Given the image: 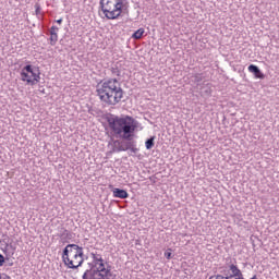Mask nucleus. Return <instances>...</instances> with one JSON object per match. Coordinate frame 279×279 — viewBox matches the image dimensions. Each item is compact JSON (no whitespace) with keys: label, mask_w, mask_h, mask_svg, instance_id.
Here are the masks:
<instances>
[{"label":"nucleus","mask_w":279,"mask_h":279,"mask_svg":"<svg viewBox=\"0 0 279 279\" xmlns=\"http://www.w3.org/2000/svg\"><path fill=\"white\" fill-rule=\"evenodd\" d=\"M107 122L116 138L134 141V132H136V129L138 128V122L134 118L130 116L124 118L114 116L107 118Z\"/></svg>","instance_id":"nucleus-1"},{"label":"nucleus","mask_w":279,"mask_h":279,"mask_svg":"<svg viewBox=\"0 0 279 279\" xmlns=\"http://www.w3.org/2000/svg\"><path fill=\"white\" fill-rule=\"evenodd\" d=\"M117 84H119V80L108 78L106 81H101L97 85V96L105 106H117L118 104H121L125 92Z\"/></svg>","instance_id":"nucleus-2"},{"label":"nucleus","mask_w":279,"mask_h":279,"mask_svg":"<svg viewBox=\"0 0 279 279\" xmlns=\"http://www.w3.org/2000/svg\"><path fill=\"white\" fill-rule=\"evenodd\" d=\"M62 260L69 269H78L84 265V248L77 244H68L63 248Z\"/></svg>","instance_id":"nucleus-3"},{"label":"nucleus","mask_w":279,"mask_h":279,"mask_svg":"<svg viewBox=\"0 0 279 279\" xmlns=\"http://www.w3.org/2000/svg\"><path fill=\"white\" fill-rule=\"evenodd\" d=\"M99 8L108 21H114L128 10V0H100Z\"/></svg>","instance_id":"nucleus-4"},{"label":"nucleus","mask_w":279,"mask_h":279,"mask_svg":"<svg viewBox=\"0 0 279 279\" xmlns=\"http://www.w3.org/2000/svg\"><path fill=\"white\" fill-rule=\"evenodd\" d=\"M113 145H118V147H116L113 149V151H132V154H137L138 148H136V142H134V140H124V141H119L116 140L113 142Z\"/></svg>","instance_id":"nucleus-5"},{"label":"nucleus","mask_w":279,"mask_h":279,"mask_svg":"<svg viewBox=\"0 0 279 279\" xmlns=\"http://www.w3.org/2000/svg\"><path fill=\"white\" fill-rule=\"evenodd\" d=\"M83 279H109L108 275L101 270L100 266H92L83 274Z\"/></svg>","instance_id":"nucleus-6"},{"label":"nucleus","mask_w":279,"mask_h":279,"mask_svg":"<svg viewBox=\"0 0 279 279\" xmlns=\"http://www.w3.org/2000/svg\"><path fill=\"white\" fill-rule=\"evenodd\" d=\"M24 71H26V73L31 74V77L34 82V85L36 86V84H38V82H40V70L35 71L34 68L32 66V64H27L24 66Z\"/></svg>","instance_id":"nucleus-7"},{"label":"nucleus","mask_w":279,"mask_h":279,"mask_svg":"<svg viewBox=\"0 0 279 279\" xmlns=\"http://www.w3.org/2000/svg\"><path fill=\"white\" fill-rule=\"evenodd\" d=\"M229 269L231 271L230 275H227L225 279H233V278H238L239 276H242L243 272L241 271V269H239L238 265L231 264L229 266Z\"/></svg>","instance_id":"nucleus-8"},{"label":"nucleus","mask_w":279,"mask_h":279,"mask_svg":"<svg viewBox=\"0 0 279 279\" xmlns=\"http://www.w3.org/2000/svg\"><path fill=\"white\" fill-rule=\"evenodd\" d=\"M113 197H117L118 199H128L130 197V194L128 191L119 187L112 189Z\"/></svg>","instance_id":"nucleus-9"},{"label":"nucleus","mask_w":279,"mask_h":279,"mask_svg":"<svg viewBox=\"0 0 279 279\" xmlns=\"http://www.w3.org/2000/svg\"><path fill=\"white\" fill-rule=\"evenodd\" d=\"M248 71L250 73H253V75L257 80H265V74L263 73V71H260V68H258V65H254V64L248 65Z\"/></svg>","instance_id":"nucleus-10"},{"label":"nucleus","mask_w":279,"mask_h":279,"mask_svg":"<svg viewBox=\"0 0 279 279\" xmlns=\"http://www.w3.org/2000/svg\"><path fill=\"white\" fill-rule=\"evenodd\" d=\"M59 232V236L62 239V241H71V239H73V233L64 229V227H61Z\"/></svg>","instance_id":"nucleus-11"},{"label":"nucleus","mask_w":279,"mask_h":279,"mask_svg":"<svg viewBox=\"0 0 279 279\" xmlns=\"http://www.w3.org/2000/svg\"><path fill=\"white\" fill-rule=\"evenodd\" d=\"M21 77H22V82H26L29 86H35L32 75H29V72H27L25 68L22 69Z\"/></svg>","instance_id":"nucleus-12"},{"label":"nucleus","mask_w":279,"mask_h":279,"mask_svg":"<svg viewBox=\"0 0 279 279\" xmlns=\"http://www.w3.org/2000/svg\"><path fill=\"white\" fill-rule=\"evenodd\" d=\"M2 243H4V247H2V252L5 255L4 258H7V260H10V258L14 256V252H10V243L5 242V240H3Z\"/></svg>","instance_id":"nucleus-13"},{"label":"nucleus","mask_w":279,"mask_h":279,"mask_svg":"<svg viewBox=\"0 0 279 279\" xmlns=\"http://www.w3.org/2000/svg\"><path fill=\"white\" fill-rule=\"evenodd\" d=\"M99 267L101 268V271L105 272L107 275V278H112V266L107 265L105 263H100Z\"/></svg>","instance_id":"nucleus-14"},{"label":"nucleus","mask_w":279,"mask_h":279,"mask_svg":"<svg viewBox=\"0 0 279 279\" xmlns=\"http://www.w3.org/2000/svg\"><path fill=\"white\" fill-rule=\"evenodd\" d=\"M92 258L94 260V265H92V267H99V264L100 263H104V258L101 257L100 254H95V253H92Z\"/></svg>","instance_id":"nucleus-15"},{"label":"nucleus","mask_w":279,"mask_h":279,"mask_svg":"<svg viewBox=\"0 0 279 279\" xmlns=\"http://www.w3.org/2000/svg\"><path fill=\"white\" fill-rule=\"evenodd\" d=\"M144 34H145V28H140L133 33L132 38L134 40H141V38H143Z\"/></svg>","instance_id":"nucleus-16"},{"label":"nucleus","mask_w":279,"mask_h":279,"mask_svg":"<svg viewBox=\"0 0 279 279\" xmlns=\"http://www.w3.org/2000/svg\"><path fill=\"white\" fill-rule=\"evenodd\" d=\"M155 141H156V136H150L149 138H147L145 142L146 149H151L154 145H156Z\"/></svg>","instance_id":"nucleus-17"},{"label":"nucleus","mask_w":279,"mask_h":279,"mask_svg":"<svg viewBox=\"0 0 279 279\" xmlns=\"http://www.w3.org/2000/svg\"><path fill=\"white\" fill-rule=\"evenodd\" d=\"M58 43V33H50V45L53 47Z\"/></svg>","instance_id":"nucleus-18"},{"label":"nucleus","mask_w":279,"mask_h":279,"mask_svg":"<svg viewBox=\"0 0 279 279\" xmlns=\"http://www.w3.org/2000/svg\"><path fill=\"white\" fill-rule=\"evenodd\" d=\"M110 71H111L112 75H117V77H121V70H119L118 66H112L110 69Z\"/></svg>","instance_id":"nucleus-19"},{"label":"nucleus","mask_w":279,"mask_h":279,"mask_svg":"<svg viewBox=\"0 0 279 279\" xmlns=\"http://www.w3.org/2000/svg\"><path fill=\"white\" fill-rule=\"evenodd\" d=\"M58 32H60V28H58V26H51L50 34H58Z\"/></svg>","instance_id":"nucleus-20"},{"label":"nucleus","mask_w":279,"mask_h":279,"mask_svg":"<svg viewBox=\"0 0 279 279\" xmlns=\"http://www.w3.org/2000/svg\"><path fill=\"white\" fill-rule=\"evenodd\" d=\"M5 260H8L5 258V256H3L1 253H0V267H3V264L5 263Z\"/></svg>","instance_id":"nucleus-21"},{"label":"nucleus","mask_w":279,"mask_h":279,"mask_svg":"<svg viewBox=\"0 0 279 279\" xmlns=\"http://www.w3.org/2000/svg\"><path fill=\"white\" fill-rule=\"evenodd\" d=\"M171 256H172L171 251H167L165 253V258H167V260H171Z\"/></svg>","instance_id":"nucleus-22"},{"label":"nucleus","mask_w":279,"mask_h":279,"mask_svg":"<svg viewBox=\"0 0 279 279\" xmlns=\"http://www.w3.org/2000/svg\"><path fill=\"white\" fill-rule=\"evenodd\" d=\"M9 252H16V246L12 245V244H9Z\"/></svg>","instance_id":"nucleus-23"},{"label":"nucleus","mask_w":279,"mask_h":279,"mask_svg":"<svg viewBox=\"0 0 279 279\" xmlns=\"http://www.w3.org/2000/svg\"><path fill=\"white\" fill-rule=\"evenodd\" d=\"M7 263V267H12L14 265V262L13 260H5Z\"/></svg>","instance_id":"nucleus-24"},{"label":"nucleus","mask_w":279,"mask_h":279,"mask_svg":"<svg viewBox=\"0 0 279 279\" xmlns=\"http://www.w3.org/2000/svg\"><path fill=\"white\" fill-rule=\"evenodd\" d=\"M35 8H36L35 13L37 15L40 14V5L36 4Z\"/></svg>","instance_id":"nucleus-25"},{"label":"nucleus","mask_w":279,"mask_h":279,"mask_svg":"<svg viewBox=\"0 0 279 279\" xmlns=\"http://www.w3.org/2000/svg\"><path fill=\"white\" fill-rule=\"evenodd\" d=\"M195 82H202V76L196 75V76H195Z\"/></svg>","instance_id":"nucleus-26"},{"label":"nucleus","mask_w":279,"mask_h":279,"mask_svg":"<svg viewBox=\"0 0 279 279\" xmlns=\"http://www.w3.org/2000/svg\"><path fill=\"white\" fill-rule=\"evenodd\" d=\"M216 279H226V277H223V275H217Z\"/></svg>","instance_id":"nucleus-27"},{"label":"nucleus","mask_w":279,"mask_h":279,"mask_svg":"<svg viewBox=\"0 0 279 279\" xmlns=\"http://www.w3.org/2000/svg\"><path fill=\"white\" fill-rule=\"evenodd\" d=\"M57 23H58L59 25H61V24H62V19L57 20Z\"/></svg>","instance_id":"nucleus-28"},{"label":"nucleus","mask_w":279,"mask_h":279,"mask_svg":"<svg viewBox=\"0 0 279 279\" xmlns=\"http://www.w3.org/2000/svg\"><path fill=\"white\" fill-rule=\"evenodd\" d=\"M251 279H258V276L254 275Z\"/></svg>","instance_id":"nucleus-29"},{"label":"nucleus","mask_w":279,"mask_h":279,"mask_svg":"<svg viewBox=\"0 0 279 279\" xmlns=\"http://www.w3.org/2000/svg\"><path fill=\"white\" fill-rule=\"evenodd\" d=\"M168 252H171V248H168Z\"/></svg>","instance_id":"nucleus-30"},{"label":"nucleus","mask_w":279,"mask_h":279,"mask_svg":"<svg viewBox=\"0 0 279 279\" xmlns=\"http://www.w3.org/2000/svg\"><path fill=\"white\" fill-rule=\"evenodd\" d=\"M213 277H210L209 279H211Z\"/></svg>","instance_id":"nucleus-31"}]
</instances>
